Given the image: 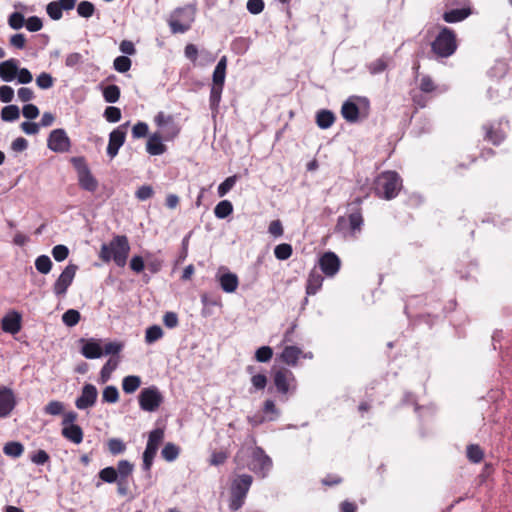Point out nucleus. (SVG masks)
<instances>
[{
	"label": "nucleus",
	"mask_w": 512,
	"mask_h": 512,
	"mask_svg": "<svg viewBox=\"0 0 512 512\" xmlns=\"http://www.w3.org/2000/svg\"><path fill=\"white\" fill-rule=\"evenodd\" d=\"M237 176H229L227 177L219 186H218V195L220 197L225 196L236 184Z\"/></svg>",
	"instance_id": "obj_54"
},
{
	"label": "nucleus",
	"mask_w": 512,
	"mask_h": 512,
	"mask_svg": "<svg viewBox=\"0 0 512 512\" xmlns=\"http://www.w3.org/2000/svg\"><path fill=\"white\" fill-rule=\"evenodd\" d=\"M24 451V447L20 442H8L3 448V452L12 457H20Z\"/></svg>",
	"instance_id": "obj_45"
},
{
	"label": "nucleus",
	"mask_w": 512,
	"mask_h": 512,
	"mask_svg": "<svg viewBox=\"0 0 512 512\" xmlns=\"http://www.w3.org/2000/svg\"><path fill=\"white\" fill-rule=\"evenodd\" d=\"M120 362V357H110L108 361L102 366L100 371V380L102 383L107 382L112 372L118 367Z\"/></svg>",
	"instance_id": "obj_31"
},
{
	"label": "nucleus",
	"mask_w": 512,
	"mask_h": 512,
	"mask_svg": "<svg viewBox=\"0 0 512 512\" xmlns=\"http://www.w3.org/2000/svg\"><path fill=\"white\" fill-rule=\"evenodd\" d=\"M341 115L347 122L355 123L359 119V108L356 103L347 100L341 107Z\"/></svg>",
	"instance_id": "obj_27"
},
{
	"label": "nucleus",
	"mask_w": 512,
	"mask_h": 512,
	"mask_svg": "<svg viewBox=\"0 0 512 512\" xmlns=\"http://www.w3.org/2000/svg\"><path fill=\"white\" fill-rule=\"evenodd\" d=\"M419 88L421 92L428 94L435 92L437 90V85L430 76L425 75L420 80Z\"/></svg>",
	"instance_id": "obj_56"
},
{
	"label": "nucleus",
	"mask_w": 512,
	"mask_h": 512,
	"mask_svg": "<svg viewBox=\"0 0 512 512\" xmlns=\"http://www.w3.org/2000/svg\"><path fill=\"white\" fill-rule=\"evenodd\" d=\"M252 465L253 470L265 473L272 467V460L261 447H256L252 454Z\"/></svg>",
	"instance_id": "obj_19"
},
{
	"label": "nucleus",
	"mask_w": 512,
	"mask_h": 512,
	"mask_svg": "<svg viewBox=\"0 0 512 512\" xmlns=\"http://www.w3.org/2000/svg\"><path fill=\"white\" fill-rule=\"evenodd\" d=\"M47 146L56 153H64L69 151L71 141L64 129H55L49 134Z\"/></svg>",
	"instance_id": "obj_12"
},
{
	"label": "nucleus",
	"mask_w": 512,
	"mask_h": 512,
	"mask_svg": "<svg viewBox=\"0 0 512 512\" xmlns=\"http://www.w3.org/2000/svg\"><path fill=\"white\" fill-rule=\"evenodd\" d=\"M134 466L127 460H120L117 464V476L119 479H128V477L132 474Z\"/></svg>",
	"instance_id": "obj_41"
},
{
	"label": "nucleus",
	"mask_w": 512,
	"mask_h": 512,
	"mask_svg": "<svg viewBox=\"0 0 512 512\" xmlns=\"http://www.w3.org/2000/svg\"><path fill=\"white\" fill-rule=\"evenodd\" d=\"M81 344V354L87 359H97L103 355V349L101 346V340L90 338L79 340Z\"/></svg>",
	"instance_id": "obj_17"
},
{
	"label": "nucleus",
	"mask_w": 512,
	"mask_h": 512,
	"mask_svg": "<svg viewBox=\"0 0 512 512\" xmlns=\"http://www.w3.org/2000/svg\"><path fill=\"white\" fill-rule=\"evenodd\" d=\"M141 386V378L136 375H129L122 380V389L126 394L134 393Z\"/></svg>",
	"instance_id": "obj_32"
},
{
	"label": "nucleus",
	"mask_w": 512,
	"mask_h": 512,
	"mask_svg": "<svg viewBox=\"0 0 512 512\" xmlns=\"http://www.w3.org/2000/svg\"><path fill=\"white\" fill-rule=\"evenodd\" d=\"M157 451L158 449L146 445L143 453V469L145 471H150Z\"/></svg>",
	"instance_id": "obj_50"
},
{
	"label": "nucleus",
	"mask_w": 512,
	"mask_h": 512,
	"mask_svg": "<svg viewBox=\"0 0 512 512\" xmlns=\"http://www.w3.org/2000/svg\"><path fill=\"white\" fill-rule=\"evenodd\" d=\"M273 384L280 395V401H287L288 394L294 393L297 387L293 372L287 368H280L274 372Z\"/></svg>",
	"instance_id": "obj_6"
},
{
	"label": "nucleus",
	"mask_w": 512,
	"mask_h": 512,
	"mask_svg": "<svg viewBox=\"0 0 512 512\" xmlns=\"http://www.w3.org/2000/svg\"><path fill=\"white\" fill-rule=\"evenodd\" d=\"M36 84L40 89H49L54 84V78L47 72H42L36 78Z\"/></svg>",
	"instance_id": "obj_57"
},
{
	"label": "nucleus",
	"mask_w": 512,
	"mask_h": 512,
	"mask_svg": "<svg viewBox=\"0 0 512 512\" xmlns=\"http://www.w3.org/2000/svg\"><path fill=\"white\" fill-rule=\"evenodd\" d=\"M81 315L75 309H69L62 315L63 323L68 327L77 325L80 321Z\"/></svg>",
	"instance_id": "obj_46"
},
{
	"label": "nucleus",
	"mask_w": 512,
	"mask_h": 512,
	"mask_svg": "<svg viewBox=\"0 0 512 512\" xmlns=\"http://www.w3.org/2000/svg\"><path fill=\"white\" fill-rule=\"evenodd\" d=\"M253 478L251 475L242 474L233 480L231 491L237 494L247 496L248 491L252 485Z\"/></svg>",
	"instance_id": "obj_23"
},
{
	"label": "nucleus",
	"mask_w": 512,
	"mask_h": 512,
	"mask_svg": "<svg viewBox=\"0 0 512 512\" xmlns=\"http://www.w3.org/2000/svg\"><path fill=\"white\" fill-rule=\"evenodd\" d=\"M103 97L108 103L117 102L120 98V88L115 84L106 86L103 90Z\"/></svg>",
	"instance_id": "obj_40"
},
{
	"label": "nucleus",
	"mask_w": 512,
	"mask_h": 512,
	"mask_svg": "<svg viewBox=\"0 0 512 512\" xmlns=\"http://www.w3.org/2000/svg\"><path fill=\"white\" fill-rule=\"evenodd\" d=\"M69 255V249L67 246L59 244L53 247L52 256L58 262L64 261Z\"/></svg>",
	"instance_id": "obj_64"
},
{
	"label": "nucleus",
	"mask_w": 512,
	"mask_h": 512,
	"mask_svg": "<svg viewBox=\"0 0 512 512\" xmlns=\"http://www.w3.org/2000/svg\"><path fill=\"white\" fill-rule=\"evenodd\" d=\"M130 244L126 235H115L109 243L101 245L99 258L109 263L114 261L118 267H124L130 253Z\"/></svg>",
	"instance_id": "obj_1"
},
{
	"label": "nucleus",
	"mask_w": 512,
	"mask_h": 512,
	"mask_svg": "<svg viewBox=\"0 0 512 512\" xmlns=\"http://www.w3.org/2000/svg\"><path fill=\"white\" fill-rule=\"evenodd\" d=\"M466 456L472 463H480L484 458V451L477 444H470L466 448Z\"/></svg>",
	"instance_id": "obj_34"
},
{
	"label": "nucleus",
	"mask_w": 512,
	"mask_h": 512,
	"mask_svg": "<svg viewBox=\"0 0 512 512\" xmlns=\"http://www.w3.org/2000/svg\"><path fill=\"white\" fill-rule=\"evenodd\" d=\"M62 436L74 444H80L83 441L84 433L79 425H70L62 427Z\"/></svg>",
	"instance_id": "obj_26"
},
{
	"label": "nucleus",
	"mask_w": 512,
	"mask_h": 512,
	"mask_svg": "<svg viewBox=\"0 0 512 512\" xmlns=\"http://www.w3.org/2000/svg\"><path fill=\"white\" fill-rule=\"evenodd\" d=\"M123 348L124 343L121 341H111L105 343V345L102 347L103 354L111 355V357H117L118 354L123 350Z\"/></svg>",
	"instance_id": "obj_42"
},
{
	"label": "nucleus",
	"mask_w": 512,
	"mask_h": 512,
	"mask_svg": "<svg viewBox=\"0 0 512 512\" xmlns=\"http://www.w3.org/2000/svg\"><path fill=\"white\" fill-rule=\"evenodd\" d=\"M340 259L333 252H325L319 259V266L321 271L328 277H332L340 269Z\"/></svg>",
	"instance_id": "obj_15"
},
{
	"label": "nucleus",
	"mask_w": 512,
	"mask_h": 512,
	"mask_svg": "<svg viewBox=\"0 0 512 512\" xmlns=\"http://www.w3.org/2000/svg\"><path fill=\"white\" fill-rule=\"evenodd\" d=\"M293 248L288 243H282L275 247L274 255L278 260H287L292 256Z\"/></svg>",
	"instance_id": "obj_43"
},
{
	"label": "nucleus",
	"mask_w": 512,
	"mask_h": 512,
	"mask_svg": "<svg viewBox=\"0 0 512 512\" xmlns=\"http://www.w3.org/2000/svg\"><path fill=\"white\" fill-rule=\"evenodd\" d=\"M179 453L180 448L173 443H167L161 451L162 457L168 462L176 460L179 456Z\"/></svg>",
	"instance_id": "obj_39"
},
{
	"label": "nucleus",
	"mask_w": 512,
	"mask_h": 512,
	"mask_svg": "<svg viewBox=\"0 0 512 512\" xmlns=\"http://www.w3.org/2000/svg\"><path fill=\"white\" fill-rule=\"evenodd\" d=\"M163 140L160 132H154L146 143V151L153 156L164 154L167 147L162 143Z\"/></svg>",
	"instance_id": "obj_21"
},
{
	"label": "nucleus",
	"mask_w": 512,
	"mask_h": 512,
	"mask_svg": "<svg viewBox=\"0 0 512 512\" xmlns=\"http://www.w3.org/2000/svg\"><path fill=\"white\" fill-rule=\"evenodd\" d=\"M302 355L303 351L299 347L287 345L279 355V359L286 365L295 367Z\"/></svg>",
	"instance_id": "obj_20"
},
{
	"label": "nucleus",
	"mask_w": 512,
	"mask_h": 512,
	"mask_svg": "<svg viewBox=\"0 0 512 512\" xmlns=\"http://www.w3.org/2000/svg\"><path fill=\"white\" fill-rule=\"evenodd\" d=\"M71 163L77 172L79 186L88 192H95L98 188V181L91 173L84 157H72Z\"/></svg>",
	"instance_id": "obj_7"
},
{
	"label": "nucleus",
	"mask_w": 512,
	"mask_h": 512,
	"mask_svg": "<svg viewBox=\"0 0 512 512\" xmlns=\"http://www.w3.org/2000/svg\"><path fill=\"white\" fill-rule=\"evenodd\" d=\"M335 120V114L330 110L322 109L316 113V124L321 129L330 128Z\"/></svg>",
	"instance_id": "obj_29"
},
{
	"label": "nucleus",
	"mask_w": 512,
	"mask_h": 512,
	"mask_svg": "<svg viewBox=\"0 0 512 512\" xmlns=\"http://www.w3.org/2000/svg\"><path fill=\"white\" fill-rule=\"evenodd\" d=\"M128 125L129 122H126L118 126L109 134L107 154L111 159H113L118 154L120 147L124 144L126 139V129Z\"/></svg>",
	"instance_id": "obj_13"
},
{
	"label": "nucleus",
	"mask_w": 512,
	"mask_h": 512,
	"mask_svg": "<svg viewBox=\"0 0 512 512\" xmlns=\"http://www.w3.org/2000/svg\"><path fill=\"white\" fill-rule=\"evenodd\" d=\"M471 13L472 11L469 7L452 9L450 11L444 12L442 18L447 23H457L466 19L469 15H471Z\"/></svg>",
	"instance_id": "obj_28"
},
{
	"label": "nucleus",
	"mask_w": 512,
	"mask_h": 512,
	"mask_svg": "<svg viewBox=\"0 0 512 512\" xmlns=\"http://www.w3.org/2000/svg\"><path fill=\"white\" fill-rule=\"evenodd\" d=\"M246 496L231 491L229 508L231 511H238L244 504Z\"/></svg>",
	"instance_id": "obj_62"
},
{
	"label": "nucleus",
	"mask_w": 512,
	"mask_h": 512,
	"mask_svg": "<svg viewBox=\"0 0 512 512\" xmlns=\"http://www.w3.org/2000/svg\"><path fill=\"white\" fill-rule=\"evenodd\" d=\"M402 188V179L395 171H384L379 174L374 182V192L379 198L385 200L394 199Z\"/></svg>",
	"instance_id": "obj_3"
},
{
	"label": "nucleus",
	"mask_w": 512,
	"mask_h": 512,
	"mask_svg": "<svg viewBox=\"0 0 512 512\" xmlns=\"http://www.w3.org/2000/svg\"><path fill=\"white\" fill-rule=\"evenodd\" d=\"M21 321V314L16 311H12L2 318L1 328L6 333H10L12 335L17 334L22 327Z\"/></svg>",
	"instance_id": "obj_18"
},
{
	"label": "nucleus",
	"mask_w": 512,
	"mask_h": 512,
	"mask_svg": "<svg viewBox=\"0 0 512 512\" xmlns=\"http://www.w3.org/2000/svg\"><path fill=\"white\" fill-rule=\"evenodd\" d=\"M77 270L78 266L72 263L64 268L53 285V292L56 296L61 297L66 294L68 288L75 278Z\"/></svg>",
	"instance_id": "obj_11"
},
{
	"label": "nucleus",
	"mask_w": 512,
	"mask_h": 512,
	"mask_svg": "<svg viewBox=\"0 0 512 512\" xmlns=\"http://www.w3.org/2000/svg\"><path fill=\"white\" fill-rule=\"evenodd\" d=\"M98 391L93 384H85L82 388L81 395L76 399L75 405L78 409L83 410L95 405Z\"/></svg>",
	"instance_id": "obj_16"
},
{
	"label": "nucleus",
	"mask_w": 512,
	"mask_h": 512,
	"mask_svg": "<svg viewBox=\"0 0 512 512\" xmlns=\"http://www.w3.org/2000/svg\"><path fill=\"white\" fill-rule=\"evenodd\" d=\"M323 276L315 270H312L306 282V294L311 296L315 295L322 287Z\"/></svg>",
	"instance_id": "obj_24"
},
{
	"label": "nucleus",
	"mask_w": 512,
	"mask_h": 512,
	"mask_svg": "<svg viewBox=\"0 0 512 512\" xmlns=\"http://www.w3.org/2000/svg\"><path fill=\"white\" fill-rule=\"evenodd\" d=\"M64 404L58 400H52L44 407V413L47 415L58 416L63 414Z\"/></svg>",
	"instance_id": "obj_47"
},
{
	"label": "nucleus",
	"mask_w": 512,
	"mask_h": 512,
	"mask_svg": "<svg viewBox=\"0 0 512 512\" xmlns=\"http://www.w3.org/2000/svg\"><path fill=\"white\" fill-rule=\"evenodd\" d=\"M119 400V392L117 387L106 386L102 392V401L106 403H116Z\"/></svg>",
	"instance_id": "obj_49"
},
{
	"label": "nucleus",
	"mask_w": 512,
	"mask_h": 512,
	"mask_svg": "<svg viewBox=\"0 0 512 512\" xmlns=\"http://www.w3.org/2000/svg\"><path fill=\"white\" fill-rule=\"evenodd\" d=\"M46 11L52 20H60L63 16V10L57 1L50 2L46 7Z\"/></svg>",
	"instance_id": "obj_59"
},
{
	"label": "nucleus",
	"mask_w": 512,
	"mask_h": 512,
	"mask_svg": "<svg viewBox=\"0 0 512 512\" xmlns=\"http://www.w3.org/2000/svg\"><path fill=\"white\" fill-rule=\"evenodd\" d=\"M219 284L224 292L233 293L239 285V280L236 274L227 272L219 277Z\"/></svg>",
	"instance_id": "obj_25"
},
{
	"label": "nucleus",
	"mask_w": 512,
	"mask_h": 512,
	"mask_svg": "<svg viewBox=\"0 0 512 512\" xmlns=\"http://www.w3.org/2000/svg\"><path fill=\"white\" fill-rule=\"evenodd\" d=\"M390 58L382 56L368 64V70L371 74H380L385 71L389 65Z\"/></svg>",
	"instance_id": "obj_35"
},
{
	"label": "nucleus",
	"mask_w": 512,
	"mask_h": 512,
	"mask_svg": "<svg viewBox=\"0 0 512 512\" xmlns=\"http://www.w3.org/2000/svg\"><path fill=\"white\" fill-rule=\"evenodd\" d=\"M458 48L457 34L449 27L442 26L431 43V51L437 58H448Z\"/></svg>",
	"instance_id": "obj_4"
},
{
	"label": "nucleus",
	"mask_w": 512,
	"mask_h": 512,
	"mask_svg": "<svg viewBox=\"0 0 512 512\" xmlns=\"http://www.w3.org/2000/svg\"><path fill=\"white\" fill-rule=\"evenodd\" d=\"M164 402V397L158 387L143 388L138 395L140 408L145 412H155Z\"/></svg>",
	"instance_id": "obj_8"
},
{
	"label": "nucleus",
	"mask_w": 512,
	"mask_h": 512,
	"mask_svg": "<svg viewBox=\"0 0 512 512\" xmlns=\"http://www.w3.org/2000/svg\"><path fill=\"white\" fill-rule=\"evenodd\" d=\"M163 335L164 332L159 325H152L146 329L145 342L147 344H152L160 340L163 337Z\"/></svg>",
	"instance_id": "obj_36"
},
{
	"label": "nucleus",
	"mask_w": 512,
	"mask_h": 512,
	"mask_svg": "<svg viewBox=\"0 0 512 512\" xmlns=\"http://www.w3.org/2000/svg\"><path fill=\"white\" fill-rule=\"evenodd\" d=\"M30 460L34 464L44 465L50 461V456L45 450L39 449L30 456Z\"/></svg>",
	"instance_id": "obj_63"
},
{
	"label": "nucleus",
	"mask_w": 512,
	"mask_h": 512,
	"mask_svg": "<svg viewBox=\"0 0 512 512\" xmlns=\"http://www.w3.org/2000/svg\"><path fill=\"white\" fill-rule=\"evenodd\" d=\"M362 198L357 197L349 204L350 213L337 219L336 231L354 237L362 229L364 219L361 210Z\"/></svg>",
	"instance_id": "obj_2"
},
{
	"label": "nucleus",
	"mask_w": 512,
	"mask_h": 512,
	"mask_svg": "<svg viewBox=\"0 0 512 512\" xmlns=\"http://www.w3.org/2000/svg\"><path fill=\"white\" fill-rule=\"evenodd\" d=\"M108 449L112 455H118L125 451V443L118 438H112L108 441Z\"/></svg>",
	"instance_id": "obj_58"
},
{
	"label": "nucleus",
	"mask_w": 512,
	"mask_h": 512,
	"mask_svg": "<svg viewBox=\"0 0 512 512\" xmlns=\"http://www.w3.org/2000/svg\"><path fill=\"white\" fill-rule=\"evenodd\" d=\"M154 123L161 129V136L164 141H173L178 137L181 127L175 122L172 115H166L164 112H159L154 117Z\"/></svg>",
	"instance_id": "obj_10"
},
{
	"label": "nucleus",
	"mask_w": 512,
	"mask_h": 512,
	"mask_svg": "<svg viewBox=\"0 0 512 512\" xmlns=\"http://www.w3.org/2000/svg\"><path fill=\"white\" fill-rule=\"evenodd\" d=\"M273 357V350L269 346H262L255 352V359L258 362L266 363L269 362Z\"/></svg>",
	"instance_id": "obj_53"
},
{
	"label": "nucleus",
	"mask_w": 512,
	"mask_h": 512,
	"mask_svg": "<svg viewBox=\"0 0 512 512\" xmlns=\"http://www.w3.org/2000/svg\"><path fill=\"white\" fill-rule=\"evenodd\" d=\"M195 20V12L189 7H180L175 9L169 16L168 25L173 34L185 33L188 31Z\"/></svg>",
	"instance_id": "obj_5"
},
{
	"label": "nucleus",
	"mask_w": 512,
	"mask_h": 512,
	"mask_svg": "<svg viewBox=\"0 0 512 512\" xmlns=\"http://www.w3.org/2000/svg\"><path fill=\"white\" fill-rule=\"evenodd\" d=\"M104 117L108 122L116 123L121 119V110L115 106H108L104 111Z\"/></svg>",
	"instance_id": "obj_61"
},
{
	"label": "nucleus",
	"mask_w": 512,
	"mask_h": 512,
	"mask_svg": "<svg viewBox=\"0 0 512 512\" xmlns=\"http://www.w3.org/2000/svg\"><path fill=\"white\" fill-rule=\"evenodd\" d=\"M263 412L265 414H271L273 416H270L268 418L269 421H274L278 418L280 412L278 410V408L276 407L275 403L273 400L271 399H267L264 404H263Z\"/></svg>",
	"instance_id": "obj_60"
},
{
	"label": "nucleus",
	"mask_w": 512,
	"mask_h": 512,
	"mask_svg": "<svg viewBox=\"0 0 512 512\" xmlns=\"http://www.w3.org/2000/svg\"><path fill=\"white\" fill-rule=\"evenodd\" d=\"M226 69H227V57L222 56L213 71V75H212L213 83L212 84L224 86L225 77H226Z\"/></svg>",
	"instance_id": "obj_30"
},
{
	"label": "nucleus",
	"mask_w": 512,
	"mask_h": 512,
	"mask_svg": "<svg viewBox=\"0 0 512 512\" xmlns=\"http://www.w3.org/2000/svg\"><path fill=\"white\" fill-rule=\"evenodd\" d=\"M9 26L14 30H19L25 25L24 15L20 12H13L8 18Z\"/></svg>",
	"instance_id": "obj_55"
},
{
	"label": "nucleus",
	"mask_w": 512,
	"mask_h": 512,
	"mask_svg": "<svg viewBox=\"0 0 512 512\" xmlns=\"http://www.w3.org/2000/svg\"><path fill=\"white\" fill-rule=\"evenodd\" d=\"M16 398L12 389L0 386V418L8 417L16 406Z\"/></svg>",
	"instance_id": "obj_14"
},
{
	"label": "nucleus",
	"mask_w": 512,
	"mask_h": 512,
	"mask_svg": "<svg viewBox=\"0 0 512 512\" xmlns=\"http://www.w3.org/2000/svg\"><path fill=\"white\" fill-rule=\"evenodd\" d=\"M52 265V261L47 255H40L35 260V268L41 274H48Z\"/></svg>",
	"instance_id": "obj_38"
},
{
	"label": "nucleus",
	"mask_w": 512,
	"mask_h": 512,
	"mask_svg": "<svg viewBox=\"0 0 512 512\" xmlns=\"http://www.w3.org/2000/svg\"><path fill=\"white\" fill-rule=\"evenodd\" d=\"M504 126H508V121L499 119L490 121L482 125L483 139L495 146L500 145L506 138V130Z\"/></svg>",
	"instance_id": "obj_9"
},
{
	"label": "nucleus",
	"mask_w": 512,
	"mask_h": 512,
	"mask_svg": "<svg viewBox=\"0 0 512 512\" xmlns=\"http://www.w3.org/2000/svg\"><path fill=\"white\" fill-rule=\"evenodd\" d=\"M18 72V61L9 59L0 63V78L5 82H11L15 79Z\"/></svg>",
	"instance_id": "obj_22"
},
{
	"label": "nucleus",
	"mask_w": 512,
	"mask_h": 512,
	"mask_svg": "<svg viewBox=\"0 0 512 512\" xmlns=\"http://www.w3.org/2000/svg\"><path fill=\"white\" fill-rule=\"evenodd\" d=\"M163 439L164 430L162 428H156L150 432L146 445L158 449Z\"/></svg>",
	"instance_id": "obj_44"
},
{
	"label": "nucleus",
	"mask_w": 512,
	"mask_h": 512,
	"mask_svg": "<svg viewBox=\"0 0 512 512\" xmlns=\"http://www.w3.org/2000/svg\"><path fill=\"white\" fill-rule=\"evenodd\" d=\"M99 478L106 483H114L119 479L116 469L112 466L100 470Z\"/></svg>",
	"instance_id": "obj_52"
},
{
	"label": "nucleus",
	"mask_w": 512,
	"mask_h": 512,
	"mask_svg": "<svg viewBox=\"0 0 512 512\" xmlns=\"http://www.w3.org/2000/svg\"><path fill=\"white\" fill-rule=\"evenodd\" d=\"M95 12V6L90 1H81L77 5V13L80 17L90 18Z\"/></svg>",
	"instance_id": "obj_48"
},
{
	"label": "nucleus",
	"mask_w": 512,
	"mask_h": 512,
	"mask_svg": "<svg viewBox=\"0 0 512 512\" xmlns=\"http://www.w3.org/2000/svg\"><path fill=\"white\" fill-rule=\"evenodd\" d=\"M132 62L127 56H118L113 62L114 69L120 73H125L130 70Z\"/></svg>",
	"instance_id": "obj_51"
},
{
	"label": "nucleus",
	"mask_w": 512,
	"mask_h": 512,
	"mask_svg": "<svg viewBox=\"0 0 512 512\" xmlns=\"http://www.w3.org/2000/svg\"><path fill=\"white\" fill-rule=\"evenodd\" d=\"M233 212V205L229 200L220 201L214 208V214L218 219H225Z\"/></svg>",
	"instance_id": "obj_33"
},
{
	"label": "nucleus",
	"mask_w": 512,
	"mask_h": 512,
	"mask_svg": "<svg viewBox=\"0 0 512 512\" xmlns=\"http://www.w3.org/2000/svg\"><path fill=\"white\" fill-rule=\"evenodd\" d=\"M20 110L16 105H8L1 110V119L6 122H12L19 118Z\"/></svg>",
	"instance_id": "obj_37"
}]
</instances>
